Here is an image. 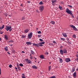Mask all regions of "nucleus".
Instances as JSON below:
<instances>
[{"instance_id":"1","label":"nucleus","mask_w":78,"mask_h":78,"mask_svg":"<svg viewBox=\"0 0 78 78\" xmlns=\"http://www.w3.org/2000/svg\"><path fill=\"white\" fill-rule=\"evenodd\" d=\"M60 52L61 55H63V53L64 54H66V53H67V50L66 49L64 48L62 50L61 49H60Z\"/></svg>"},{"instance_id":"2","label":"nucleus","mask_w":78,"mask_h":78,"mask_svg":"<svg viewBox=\"0 0 78 78\" xmlns=\"http://www.w3.org/2000/svg\"><path fill=\"white\" fill-rule=\"evenodd\" d=\"M66 12L67 14L70 15L73 13V12L70 10L69 9H68V8H66Z\"/></svg>"},{"instance_id":"3","label":"nucleus","mask_w":78,"mask_h":78,"mask_svg":"<svg viewBox=\"0 0 78 78\" xmlns=\"http://www.w3.org/2000/svg\"><path fill=\"white\" fill-rule=\"evenodd\" d=\"M33 36V33L31 32L30 33H29L28 35V39H31L32 37Z\"/></svg>"},{"instance_id":"4","label":"nucleus","mask_w":78,"mask_h":78,"mask_svg":"<svg viewBox=\"0 0 78 78\" xmlns=\"http://www.w3.org/2000/svg\"><path fill=\"white\" fill-rule=\"evenodd\" d=\"M11 28V26H7L6 27L5 30H6L8 31V30H10V29Z\"/></svg>"},{"instance_id":"5","label":"nucleus","mask_w":78,"mask_h":78,"mask_svg":"<svg viewBox=\"0 0 78 78\" xmlns=\"http://www.w3.org/2000/svg\"><path fill=\"white\" fill-rule=\"evenodd\" d=\"M25 61L27 64H31V61L30 60H28V59L27 58L25 60Z\"/></svg>"},{"instance_id":"6","label":"nucleus","mask_w":78,"mask_h":78,"mask_svg":"<svg viewBox=\"0 0 78 78\" xmlns=\"http://www.w3.org/2000/svg\"><path fill=\"white\" fill-rule=\"evenodd\" d=\"M65 61L66 62H69L71 61L70 59L69 58H67L65 59Z\"/></svg>"},{"instance_id":"7","label":"nucleus","mask_w":78,"mask_h":78,"mask_svg":"<svg viewBox=\"0 0 78 78\" xmlns=\"http://www.w3.org/2000/svg\"><path fill=\"white\" fill-rule=\"evenodd\" d=\"M44 9V6H41L40 7V11H41V12L43 11Z\"/></svg>"},{"instance_id":"8","label":"nucleus","mask_w":78,"mask_h":78,"mask_svg":"<svg viewBox=\"0 0 78 78\" xmlns=\"http://www.w3.org/2000/svg\"><path fill=\"white\" fill-rule=\"evenodd\" d=\"M32 69H37V66H36L35 65H33L32 66Z\"/></svg>"},{"instance_id":"9","label":"nucleus","mask_w":78,"mask_h":78,"mask_svg":"<svg viewBox=\"0 0 78 78\" xmlns=\"http://www.w3.org/2000/svg\"><path fill=\"white\" fill-rule=\"evenodd\" d=\"M26 44L28 46H29V45L32 44V43L30 42H26Z\"/></svg>"},{"instance_id":"10","label":"nucleus","mask_w":78,"mask_h":78,"mask_svg":"<svg viewBox=\"0 0 78 78\" xmlns=\"http://www.w3.org/2000/svg\"><path fill=\"white\" fill-rule=\"evenodd\" d=\"M30 30L28 29H26L24 30V33H27Z\"/></svg>"},{"instance_id":"11","label":"nucleus","mask_w":78,"mask_h":78,"mask_svg":"<svg viewBox=\"0 0 78 78\" xmlns=\"http://www.w3.org/2000/svg\"><path fill=\"white\" fill-rule=\"evenodd\" d=\"M39 57L40 58H41V59H44L45 57L44 56V55H41Z\"/></svg>"},{"instance_id":"12","label":"nucleus","mask_w":78,"mask_h":78,"mask_svg":"<svg viewBox=\"0 0 78 78\" xmlns=\"http://www.w3.org/2000/svg\"><path fill=\"white\" fill-rule=\"evenodd\" d=\"M62 34L64 37H67V36L66 33H62Z\"/></svg>"},{"instance_id":"13","label":"nucleus","mask_w":78,"mask_h":78,"mask_svg":"<svg viewBox=\"0 0 78 78\" xmlns=\"http://www.w3.org/2000/svg\"><path fill=\"white\" fill-rule=\"evenodd\" d=\"M4 37L5 39V40H8V36L6 35H4Z\"/></svg>"},{"instance_id":"14","label":"nucleus","mask_w":78,"mask_h":78,"mask_svg":"<svg viewBox=\"0 0 78 78\" xmlns=\"http://www.w3.org/2000/svg\"><path fill=\"white\" fill-rule=\"evenodd\" d=\"M59 61L60 63H62V62H63V60H62V59L60 58H59Z\"/></svg>"},{"instance_id":"15","label":"nucleus","mask_w":78,"mask_h":78,"mask_svg":"<svg viewBox=\"0 0 78 78\" xmlns=\"http://www.w3.org/2000/svg\"><path fill=\"white\" fill-rule=\"evenodd\" d=\"M73 77L74 78H75L76 77V72H75L73 74Z\"/></svg>"},{"instance_id":"16","label":"nucleus","mask_w":78,"mask_h":78,"mask_svg":"<svg viewBox=\"0 0 78 78\" xmlns=\"http://www.w3.org/2000/svg\"><path fill=\"white\" fill-rule=\"evenodd\" d=\"M58 8H59V9H60V10H61V11H62V9H63V8H62V6H61L60 5H59V6Z\"/></svg>"},{"instance_id":"17","label":"nucleus","mask_w":78,"mask_h":78,"mask_svg":"<svg viewBox=\"0 0 78 78\" xmlns=\"http://www.w3.org/2000/svg\"><path fill=\"white\" fill-rule=\"evenodd\" d=\"M50 23H51L52 25H55V21H51L50 22Z\"/></svg>"},{"instance_id":"18","label":"nucleus","mask_w":78,"mask_h":78,"mask_svg":"<svg viewBox=\"0 0 78 78\" xmlns=\"http://www.w3.org/2000/svg\"><path fill=\"white\" fill-rule=\"evenodd\" d=\"M30 53L34 55V52L32 50H30Z\"/></svg>"},{"instance_id":"19","label":"nucleus","mask_w":78,"mask_h":78,"mask_svg":"<svg viewBox=\"0 0 78 78\" xmlns=\"http://www.w3.org/2000/svg\"><path fill=\"white\" fill-rule=\"evenodd\" d=\"M22 78H26L25 77V75L24 73L22 74Z\"/></svg>"},{"instance_id":"20","label":"nucleus","mask_w":78,"mask_h":78,"mask_svg":"<svg viewBox=\"0 0 78 78\" xmlns=\"http://www.w3.org/2000/svg\"><path fill=\"white\" fill-rule=\"evenodd\" d=\"M51 2L52 3H54L56 2H57V1H56V0H52Z\"/></svg>"},{"instance_id":"21","label":"nucleus","mask_w":78,"mask_h":78,"mask_svg":"<svg viewBox=\"0 0 78 78\" xmlns=\"http://www.w3.org/2000/svg\"><path fill=\"white\" fill-rule=\"evenodd\" d=\"M8 47L6 46L5 48H4V49H5V50L6 51H8Z\"/></svg>"},{"instance_id":"22","label":"nucleus","mask_w":78,"mask_h":78,"mask_svg":"<svg viewBox=\"0 0 78 78\" xmlns=\"http://www.w3.org/2000/svg\"><path fill=\"white\" fill-rule=\"evenodd\" d=\"M60 40L61 41H65V40H66V39L64 38H60Z\"/></svg>"},{"instance_id":"23","label":"nucleus","mask_w":78,"mask_h":78,"mask_svg":"<svg viewBox=\"0 0 78 78\" xmlns=\"http://www.w3.org/2000/svg\"><path fill=\"white\" fill-rule=\"evenodd\" d=\"M70 27H71V28H73V29H74L75 27V26H73V25H71Z\"/></svg>"},{"instance_id":"24","label":"nucleus","mask_w":78,"mask_h":78,"mask_svg":"<svg viewBox=\"0 0 78 78\" xmlns=\"http://www.w3.org/2000/svg\"><path fill=\"white\" fill-rule=\"evenodd\" d=\"M51 68V66H50L48 67V69L49 71H50Z\"/></svg>"},{"instance_id":"25","label":"nucleus","mask_w":78,"mask_h":78,"mask_svg":"<svg viewBox=\"0 0 78 78\" xmlns=\"http://www.w3.org/2000/svg\"><path fill=\"white\" fill-rule=\"evenodd\" d=\"M39 5H44V3H43L41 1L39 3Z\"/></svg>"},{"instance_id":"26","label":"nucleus","mask_w":78,"mask_h":78,"mask_svg":"<svg viewBox=\"0 0 78 78\" xmlns=\"http://www.w3.org/2000/svg\"><path fill=\"white\" fill-rule=\"evenodd\" d=\"M70 15H71L72 17L74 18V16H73V13H72L71 14H70Z\"/></svg>"},{"instance_id":"27","label":"nucleus","mask_w":78,"mask_h":78,"mask_svg":"<svg viewBox=\"0 0 78 78\" xmlns=\"http://www.w3.org/2000/svg\"><path fill=\"white\" fill-rule=\"evenodd\" d=\"M33 45L35 46V47H37V44H33Z\"/></svg>"},{"instance_id":"28","label":"nucleus","mask_w":78,"mask_h":78,"mask_svg":"<svg viewBox=\"0 0 78 78\" xmlns=\"http://www.w3.org/2000/svg\"><path fill=\"white\" fill-rule=\"evenodd\" d=\"M20 66L21 67H23V65L22 63H20Z\"/></svg>"},{"instance_id":"29","label":"nucleus","mask_w":78,"mask_h":78,"mask_svg":"<svg viewBox=\"0 0 78 78\" xmlns=\"http://www.w3.org/2000/svg\"><path fill=\"white\" fill-rule=\"evenodd\" d=\"M39 46L40 47H42L43 46V45H42L41 43H39Z\"/></svg>"},{"instance_id":"30","label":"nucleus","mask_w":78,"mask_h":78,"mask_svg":"<svg viewBox=\"0 0 78 78\" xmlns=\"http://www.w3.org/2000/svg\"><path fill=\"white\" fill-rule=\"evenodd\" d=\"M49 78H56V76H52L51 77H50Z\"/></svg>"},{"instance_id":"31","label":"nucleus","mask_w":78,"mask_h":78,"mask_svg":"<svg viewBox=\"0 0 78 78\" xmlns=\"http://www.w3.org/2000/svg\"><path fill=\"white\" fill-rule=\"evenodd\" d=\"M73 29L74 30H75V31H77V30H78V29H77L76 28V27H74Z\"/></svg>"},{"instance_id":"32","label":"nucleus","mask_w":78,"mask_h":78,"mask_svg":"<svg viewBox=\"0 0 78 78\" xmlns=\"http://www.w3.org/2000/svg\"><path fill=\"white\" fill-rule=\"evenodd\" d=\"M39 41H41V42H43L44 41H43V40L41 39H39Z\"/></svg>"},{"instance_id":"33","label":"nucleus","mask_w":78,"mask_h":78,"mask_svg":"<svg viewBox=\"0 0 78 78\" xmlns=\"http://www.w3.org/2000/svg\"><path fill=\"white\" fill-rule=\"evenodd\" d=\"M73 37L74 38H76V35L75 34L73 35Z\"/></svg>"},{"instance_id":"34","label":"nucleus","mask_w":78,"mask_h":78,"mask_svg":"<svg viewBox=\"0 0 78 78\" xmlns=\"http://www.w3.org/2000/svg\"><path fill=\"white\" fill-rule=\"evenodd\" d=\"M4 27H5V25H3L2 26L1 28H2V29H3V28H4Z\"/></svg>"},{"instance_id":"35","label":"nucleus","mask_w":78,"mask_h":78,"mask_svg":"<svg viewBox=\"0 0 78 78\" xmlns=\"http://www.w3.org/2000/svg\"><path fill=\"white\" fill-rule=\"evenodd\" d=\"M21 37L22 38H25V36L23 35Z\"/></svg>"},{"instance_id":"36","label":"nucleus","mask_w":78,"mask_h":78,"mask_svg":"<svg viewBox=\"0 0 78 78\" xmlns=\"http://www.w3.org/2000/svg\"><path fill=\"white\" fill-rule=\"evenodd\" d=\"M37 33H38V34H41V31H38V32H37Z\"/></svg>"},{"instance_id":"37","label":"nucleus","mask_w":78,"mask_h":78,"mask_svg":"<svg viewBox=\"0 0 78 78\" xmlns=\"http://www.w3.org/2000/svg\"><path fill=\"white\" fill-rule=\"evenodd\" d=\"M17 68H18V67H19V65H18L19 64V63H17Z\"/></svg>"},{"instance_id":"38","label":"nucleus","mask_w":78,"mask_h":78,"mask_svg":"<svg viewBox=\"0 0 78 78\" xmlns=\"http://www.w3.org/2000/svg\"><path fill=\"white\" fill-rule=\"evenodd\" d=\"M12 66L11 65H10L9 66V67H10V68H11L12 67Z\"/></svg>"},{"instance_id":"39","label":"nucleus","mask_w":78,"mask_h":78,"mask_svg":"<svg viewBox=\"0 0 78 78\" xmlns=\"http://www.w3.org/2000/svg\"><path fill=\"white\" fill-rule=\"evenodd\" d=\"M68 6H69V8H72L73 7L72 6V5H68Z\"/></svg>"},{"instance_id":"40","label":"nucleus","mask_w":78,"mask_h":78,"mask_svg":"<svg viewBox=\"0 0 78 78\" xmlns=\"http://www.w3.org/2000/svg\"><path fill=\"white\" fill-rule=\"evenodd\" d=\"M22 19V20H25V17H24V16L23 17Z\"/></svg>"},{"instance_id":"41","label":"nucleus","mask_w":78,"mask_h":78,"mask_svg":"<svg viewBox=\"0 0 78 78\" xmlns=\"http://www.w3.org/2000/svg\"><path fill=\"white\" fill-rule=\"evenodd\" d=\"M74 71H75V69H73L72 70V72H74Z\"/></svg>"},{"instance_id":"42","label":"nucleus","mask_w":78,"mask_h":78,"mask_svg":"<svg viewBox=\"0 0 78 78\" xmlns=\"http://www.w3.org/2000/svg\"><path fill=\"white\" fill-rule=\"evenodd\" d=\"M3 33H4V31H3V32H2L1 31H0V34H2Z\"/></svg>"},{"instance_id":"43","label":"nucleus","mask_w":78,"mask_h":78,"mask_svg":"<svg viewBox=\"0 0 78 78\" xmlns=\"http://www.w3.org/2000/svg\"><path fill=\"white\" fill-rule=\"evenodd\" d=\"M40 43H41V44H45V42H42Z\"/></svg>"},{"instance_id":"44","label":"nucleus","mask_w":78,"mask_h":78,"mask_svg":"<svg viewBox=\"0 0 78 78\" xmlns=\"http://www.w3.org/2000/svg\"><path fill=\"white\" fill-rule=\"evenodd\" d=\"M39 43L38 44H37V47H39Z\"/></svg>"},{"instance_id":"45","label":"nucleus","mask_w":78,"mask_h":78,"mask_svg":"<svg viewBox=\"0 0 78 78\" xmlns=\"http://www.w3.org/2000/svg\"><path fill=\"white\" fill-rule=\"evenodd\" d=\"M30 58L31 59H33V57H32V56H31L30 57Z\"/></svg>"},{"instance_id":"46","label":"nucleus","mask_w":78,"mask_h":78,"mask_svg":"<svg viewBox=\"0 0 78 78\" xmlns=\"http://www.w3.org/2000/svg\"><path fill=\"white\" fill-rule=\"evenodd\" d=\"M53 43H54V44H56V41H53Z\"/></svg>"},{"instance_id":"47","label":"nucleus","mask_w":78,"mask_h":78,"mask_svg":"<svg viewBox=\"0 0 78 78\" xmlns=\"http://www.w3.org/2000/svg\"><path fill=\"white\" fill-rule=\"evenodd\" d=\"M62 47H63V46H60V48L61 49H62Z\"/></svg>"},{"instance_id":"48","label":"nucleus","mask_w":78,"mask_h":78,"mask_svg":"<svg viewBox=\"0 0 78 78\" xmlns=\"http://www.w3.org/2000/svg\"><path fill=\"white\" fill-rule=\"evenodd\" d=\"M18 69H19V70H20V67H18Z\"/></svg>"},{"instance_id":"49","label":"nucleus","mask_w":78,"mask_h":78,"mask_svg":"<svg viewBox=\"0 0 78 78\" xmlns=\"http://www.w3.org/2000/svg\"><path fill=\"white\" fill-rule=\"evenodd\" d=\"M12 29H10L9 30V31H12Z\"/></svg>"},{"instance_id":"50","label":"nucleus","mask_w":78,"mask_h":78,"mask_svg":"<svg viewBox=\"0 0 78 78\" xmlns=\"http://www.w3.org/2000/svg\"><path fill=\"white\" fill-rule=\"evenodd\" d=\"M10 42H12V43L14 42V41L12 40H10Z\"/></svg>"},{"instance_id":"51","label":"nucleus","mask_w":78,"mask_h":78,"mask_svg":"<svg viewBox=\"0 0 78 78\" xmlns=\"http://www.w3.org/2000/svg\"><path fill=\"white\" fill-rule=\"evenodd\" d=\"M38 37H41V35H38Z\"/></svg>"},{"instance_id":"52","label":"nucleus","mask_w":78,"mask_h":78,"mask_svg":"<svg viewBox=\"0 0 78 78\" xmlns=\"http://www.w3.org/2000/svg\"><path fill=\"white\" fill-rule=\"evenodd\" d=\"M67 41H69V38H66V39Z\"/></svg>"},{"instance_id":"53","label":"nucleus","mask_w":78,"mask_h":78,"mask_svg":"<svg viewBox=\"0 0 78 78\" xmlns=\"http://www.w3.org/2000/svg\"><path fill=\"white\" fill-rule=\"evenodd\" d=\"M30 1H27V3H30Z\"/></svg>"},{"instance_id":"54","label":"nucleus","mask_w":78,"mask_h":78,"mask_svg":"<svg viewBox=\"0 0 78 78\" xmlns=\"http://www.w3.org/2000/svg\"><path fill=\"white\" fill-rule=\"evenodd\" d=\"M0 75H1V68H0Z\"/></svg>"},{"instance_id":"55","label":"nucleus","mask_w":78,"mask_h":78,"mask_svg":"<svg viewBox=\"0 0 78 78\" xmlns=\"http://www.w3.org/2000/svg\"><path fill=\"white\" fill-rule=\"evenodd\" d=\"M2 27H0V30H2Z\"/></svg>"},{"instance_id":"56","label":"nucleus","mask_w":78,"mask_h":78,"mask_svg":"<svg viewBox=\"0 0 78 78\" xmlns=\"http://www.w3.org/2000/svg\"><path fill=\"white\" fill-rule=\"evenodd\" d=\"M7 53H8V54H9V55H10V53H9V52H8Z\"/></svg>"},{"instance_id":"57","label":"nucleus","mask_w":78,"mask_h":78,"mask_svg":"<svg viewBox=\"0 0 78 78\" xmlns=\"http://www.w3.org/2000/svg\"><path fill=\"white\" fill-rule=\"evenodd\" d=\"M76 57H77V58H78V55H76Z\"/></svg>"},{"instance_id":"58","label":"nucleus","mask_w":78,"mask_h":78,"mask_svg":"<svg viewBox=\"0 0 78 78\" xmlns=\"http://www.w3.org/2000/svg\"><path fill=\"white\" fill-rule=\"evenodd\" d=\"M32 55L31 54H30V56H32V55Z\"/></svg>"},{"instance_id":"59","label":"nucleus","mask_w":78,"mask_h":78,"mask_svg":"<svg viewBox=\"0 0 78 78\" xmlns=\"http://www.w3.org/2000/svg\"><path fill=\"white\" fill-rule=\"evenodd\" d=\"M22 53H25V51H22Z\"/></svg>"},{"instance_id":"60","label":"nucleus","mask_w":78,"mask_h":78,"mask_svg":"<svg viewBox=\"0 0 78 78\" xmlns=\"http://www.w3.org/2000/svg\"><path fill=\"white\" fill-rule=\"evenodd\" d=\"M15 69H16V70H17V68L16 67H15Z\"/></svg>"},{"instance_id":"61","label":"nucleus","mask_w":78,"mask_h":78,"mask_svg":"<svg viewBox=\"0 0 78 78\" xmlns=\"http://www.w3.org/2000/svg\"><path fill=\"white\" fill-rule=\"evenodd\" d=\"M12 52H13V53H14V52H15V50H13L12 51Z\"/></svg>"},{"instance_id":"62","label":"nucleus","mask_w":78,"mask_h":78,"mask_svg":"<svg viewBox=\"0 0 78 78\" xmlns=\"http://www.w3.org/2000/svg\"><path fill=\"white\" fill-rule=\"evenodd\" d=\"M9 17H11L12 16H11V15H9Z\"/></svg>"},{"instance_id":"63","label":"nucleus","mask_w":78,"mask_h":78,"mask_svg":"<svg viewBox=\"0 0 78 78\" xmlns=\"http://www.w3.org/2000/svg\"><path fill=\"white\" fill-rule=\"evenodd\" d=\"M20 10V11H23V9H21Z\"/></svg>"},{"instance_id":"64","label":"nucleus","mask_w":78,"mask_h":78,"mask_svg":"<svg viewBox=\"0 0 78 78\" xmlns=\"http://www.w3.org/2000/svg\"><path fill=\"white\" fill-rule=\"evenodd\" d=\"M46 54V55H48V52H47Z\"/></svg>"}]
</instances>
